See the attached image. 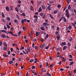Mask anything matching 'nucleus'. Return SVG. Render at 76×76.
Masks as SVG:
<instances>
[{
    "label": "nucleus",
    "instance_id": "nucleus-59",
    "mask_svg": "<svg viewBox=\"0 0 76 76\" xmlns=\"http://www.w3.org/2000/svg\"><path fill=\"white\" fill-rule=\"evenodd\" d=\"M34 42H35L36 41H37V39L36 38H34Z\"/></svg>",
    "mask_w": 76,
    "mask_h": 76
},
{
    "label": "nucleus",
    "instance_id": "nucleus-6",
    "mask_svg": "<svg viewBox=\"0 0 76 76\" xmlns=\"http://www.w3.org/2000/svg\"><path fill=\"white\" fill-rule=\"evenodd\" d=\"M47 8L48 10H51V7H50V5L47 7Z\"/></svg>",
    "mask_w": 76,
    "mask_h": 76
},
{
    "label": "nucleus",
    "instance_id": "nucleus-64",
    "mask_svg": "<svg viewBox=\"0 0 76 76\" xmlns=\"http://www.w3.org/2000/svg\"><path fill=\"white\" fill-rule=\"evenodd\" d=\"M18 3L20 4L21 3V1L20 0H18Z\"/></svg>",
    "mask_w": 76,
    "mask_h": 76
},
{
    "label": "nucleus",
    "instance_id": "nucleus-19",
    "mask_svg": "<svg viewBox=\"0 0 76 76\" xmlns=\"http://www.w3.org/2000/svg\"><path fill=\"white\" fill-rule=\"evenodd\" d=\"M49 37V35H48V34H47L46 35V37L45 38V39H47V38H48Z\"/></svg>",
    "mask_w": 76,
    "mask_h": 76
},
{
    "label": "nucleus",
    "instance_id": "nucleus-32",
    "mask_svg": "<svg viewBox=\"0 0 76 76\" xmlns=\"http://www.w3.org/2000/svg\"><path fill=\"white\" fill-rule=\"evenodd\" d=\"M70 1H71V0H67V2L68 4H69L70 3Z\"/></svg>",
    "mask_w": 76,
    "mask_h": 76
},
{
    "label": "nucleus",
    "instance_id": "nucleus-54",
    "mask_svg": "<svg viewBox=\"0 0 76 76\" xmlns=\"http://www.w3.org/2000/svg\"><path fill=\"white\" fill-rule=\"evenodd\" d=\"M72 39H73V38H72V37L70 38V39H69V41L71 42V41H72Z\"/></svg>",
    "mask_w": 76,
    "mask_h": 76
},
{
    "label": "nucleus",
    "instance_id": "nucleus-30",
    "mask_svg": "<svg viewBox=\"0 0 76 76\" xmlns=\"http://www.w3.org/2000/svg\"><path fill=\"white\" fill-rule=\"evenodd\" d=\"M16 16L17 17V18H18V19L19 20V15H16Z\"/></svg>",
    "mask_w": 76,
    "mask_h": 76
},
{
    "label": "nucleus",
    "instance_id": "nucleus-62",
    "mask_svg": "<svg viewBox=\"0 0 76 76\" xmlns=\"http://www.w3.org/2000/svg\"><path fill=\"white\" fill-rule=\"evenodd\" d=\"M43 13H41L40 14V15L41 16H42V15H43Z\"/></svg>",
    "mask_w": 76,
    "mask_h": 76
},
{
    "label": "nucleus",
    "instance_id": "nucleus-26",
    "mask_svg": "<svg viewBox=\"0 0 76 76\" xmlns=\"http://www.w3.org/2000/svg\"><path fill=\"white\" fill-rule=\"evenodd\" d=\"M36 35L37 37H38L39 36V33L38 32H36Z\"/></svg>",
    "mask_w": 76,
    "mask_h": 76
},
{
    "label": "nucleus",
    "instance_id": "nucleus-4",
    "mask_svg": "<svg viewBox=\"0 0 76 76\" xmlns=\"http://www.w3.org/2000/svg\"><path fill=\"white\" fill-rule=\"evenodd\" d=\"M67 48V47L66 46H64L62 50H66Z\"/></svg>",
    "mask_w": 76,
    "mask_h": 76
},
{
    "label": "nucleus",
    "instance_id": "nucleus-36",
    "mask_svg": "<svg viewBox=\"0 0 76 76\" xmlns=\"http://www.w3.org/2000/svg\"><path fill=\"white\" fill-rule=\"evenodd\" d=\"M7 19L8 20V21H10V18L9 17H7Z\"/></svg>",
    "mask_w": 76,
    "mask_h": 76
},
{
    "label": "nucleus",
    "instance_id": "nucleus-12",
    "mask_svg": "<svg viewBox=\"0 0 76 76\" xmlns=\"http://www.w3.org/2000/svg\"><path fill=\"white\" fill-rule=\"evenodd\" d=\"M3 49L4 51H6L7 50V48L5 47V46H4Z\"/></svg>",
    "mask_w": 76,
    "mask_h": 76
},
{
    "label": "nucleus",
    "instance_id": "nucleus-37",
    "mask_svg": "<svg viewBox=\"0 0 76 76\" xmlns=\"http://www.w3.org/2000/svg\"><path fill=\"white\" fill-rule=\"evenodd\" d=\"M49 47H50V45H48V46H47L46 48V49L47 50L48 49V48H49Z\"/></svg>",
    "mask_w": 76,
    "mask_h": 76
},
{
    "label": "nucleus",
    "instance_id": "nucleus-20",
    "mask_svg": "<svg viewBox=\"0 0 76 76\" xmlns=\"http://www.w3.org/2000/svg\"><path fill=\"white\" fill-rule=\"evenodd\" d=\"M70 9H71V6L70 5H69L68 7V10H70Z\"/></svg>",
    "mask_w": 76,
    "mask_h": 76
},
{
    "label": "nucleus",
    "instance_id": "nucleus-13",
    "mask_svg": "<svg viewBox=\"0 0 76 76\" xmlns=\"http://www.w3.org/2000/svg\"><path fill=\"white\" fill-rule=\"evenodd\" d=\"M63 18L64 19V21L65 22H67V20L66 19V18H64V17H63Z\"/></svg>",
    "mask_w": 76,
    "mask_h": 76
},
{
    "label": "nucleus",
    "instance_id": "nucleus-11",
    "mask_svg": "<svg viewBox=\"0 0 76 76\" xmlns=\"http://www.w3.org/2000/svg\"><path fill=\"white\" fill-rule=\"evenodd\" d=\"M41 7L43 10H45V7L44 5H42Z\"/></svg>",
    "mask_w": 76,
    "mask_h": 76
},
{
    "label": "nucleus",
    "instance_id": "nucleus-53",
    "mask_svg": "<svg viewBox=\"0 0 76 76\" xmlns=\"http://www.w3.org/2000/svg\"><path fill=\"white\" fill-rule=\"evenodd\" d=\"M10 53H11V52H10V51H9L7 53V54L8 55H9V54H10Z\"/></svg>",
    "mask_w": 76,
    "mask_h": 76
},
{
    "label": "nucleus",
    "instance_id": "nucleus-8",
    "mask_svg": "<svg viewBox=\"0 0 76 76\" xmlns=\"http://www.w3.org/2000/svg\"><path fill=\"white\" fill-rule=\"evenodd\" d=\"M41 3V1H38L37 2V5L39 6V5H40V4Z\"/></svg>",
    "mask_w": 76,
    "mask_h": 76
},
{
    "label": "nucleus",
    "instance_id": "nucleus-55",
    "mask_svg": "<svg viewBox=\"0 0 76 76\" xmlns=\"http://www.w3.org/2000/svg\"><path fill=\"white\" fill-rule=\"evenodd\" d=\"M2 45V42H0V47H1Z\"/></svg>",
    "mask_w": 76,
    "mask_h": 76
},
{
    "label": "nucleus",
    "instance_id": "nucleus-50",
    "mask_svg": "<svg viewBox=\"0 0 76 76\" xmlns=\"http://www.w3.org/2000/svg\"><path fill=\"white\" fill-rule=\"evenodd\" d=\"M21 23L22 24H23L24 23V20H21Z\"/></svg>",
    "mask_w": 76,
    "mask_h": 76
},
{
    "label": "nucleus",
    "instance_id": "nucleus-9",
    "mask_svg": "<svg viewBox=\"0 0 76 76\" xmlns=\"http://www.w3.org/2000/svg\"><path fill=\"white\" fill-rule=\"evenodd\" d=\"M6 9L7 12H9V7H8V6H7L6 7Z\"/></svg>",
    "mask_w": 76,
    "mask_h": 76
},
{
    "label": "nucleus",
    "instance_id": "nucleus-33",
    "mask_svg": "<svg viewBox=\"0 0 76 76\" xmlns=\"http://www.w3.org/2000/svg\"><path fill=\"white\" fill-rule=\"evenodd\" d=\"M27 51L29 52H31V50H30V48H27Z\"/></svg>",
    "mask_w": 76,
    "mask_h": 76
},
{
    "label": "nucleus",
    "instance_id": "nucleus-35",
    "mask_svg": "<svg viewBox=\"0 0 76 76\" xmlns=\"http://www.w3.org/2000/svg\"><path fill=\"white\" fill-rule=\"evenodd\" d=\"M1 32H5V33H6V31L4 30H2L1 31Z\"/></svg>",
    "mask_w": 76,
    "mask_h": 76
},
{
    "label": "nucleus",
    "instance_id": "nucleus-21",
    "mask_svg": "<svg viewBox=\"0 0 76 76\" xmlns=\"http://www.w3.org/2000/svg\"><path fill=\"white\" fill-rule=\"evenodd\" d=\"M1 37H2V38H5L6 37V35H4V34H2Z\"/></svg>",
    "mask_w": 76,
    "mask_h": 76
},
{
    "label": "nucleus",
    "instance_id": "nucleus-7",
    "mask_svg": "<svg viewBox=\"0 0 76 76\" xmlns=\"http://www.w3.org/2000/svg\"><path fill=\"white\" fill-rule=\"evenodd\" d=\"M45 13H44L43 15L42 18L43 19H45V18L46 15H45Z\"/></svg>",
    "mask_w": 76,
    "mask_h": 76
},
{
    "label": "nucleus",
    "instance_id": "nucleus-52",
    "mask_svg": "<svg viewBox=\"0 0 76 76\" xmlns=\"http://www.w3.org/2000/svg\"><path fill=\"white\" fill-rule=\"evenodd\" d=\"M63 19V17H61V18H60V20H59V22H60V21H61V20H62V19Z\"/></svg>",
    "mask_w": 76,
    "mask_h": 76
},
{
    "label": "nucleus",
    "instance_id": "nucleus-25",
    "mask_svg": "<svg viewBox=\"0 0 76 76\" xmlns=\"http://www.w3.org/2000/svg\"><path fill=\"white\" fill-rule=\"evenodd\" d=\"M30 9L31 10H34V7L31 6L30 7Z\"/></svg>",
    "mask_w": 76,
    "mask_h": 76
},
{
    "label": "nucleus",
    "instance_id": "nucleus-28",
    "mask_svg": "<svg viewBox=\"0 0 76 76\" xmlns=\"http://www.w3.org/2000/svg\"><path fill=\"white\" fill-rule=\"evenodd\" d=\"M49 3L50 4H52V3H54V2L53 1H50L49 2Z\"/></svg>",
    "mask_w": 76,
    "mask_h": 76
},
{
    "label": "nucleus",
    "instance_id": "nucleus-57",
    "mask_svg": "<svg viewBox=\"0 0 76 76\" xmlns=\"http://www.w3.org/2000/svg\"><path fill=\"white\" fill-rule=\"evenodd\" d=\"M22 29L24 30V31H25V30H26V28L25 27H23Z\"/></svg>",
    "mask_w": 76,
    "mask_h": 76
},
{
    "label": "nucleus",
    "instance_id": "nucleus-61",
    "mask_svg": "<svg viewBox=\"0 0 76 76\" xmlns=\"http://www.w3.org/2000/svg\"><path fill=\"white\" fill-rule=\"evenodd\" d=\"M69 57H70V58H72V55H69Z\"/></svg>",
    "mask_w": 76,
    "mask_h": 76
},
{
    "label": "nucleus",
    "instance_id": "nucleus-22",
    "mask_svg": "<svg viewBox=\"0 0 76 76\" xmlns=\"http://www.w3.org/2000/svg\"><path fill=\"white\" fill-rule=\"evenodd\" d=\"M65 12L66 14H68L69 13V10H66L65 11Z\"/></svg>",
    "mask_w": 76,
    "mask_h": 76
},
{
    "label": "nucleus",
    "instance_id": "nucleus-58",
    "mask_svg": "<svg viewBox=\"0 0 76 76\" xmlns=\"http://www.w3.org/2000/svg\"><path fill=\"white\" fill-rule=\"evenodd\" d=\"M23 53H24V54H26V52L23 50Z\"/></svg>",
    "mask_w": 76,
    "mask_h": 76
},
{
    "label": "nucleus",
    "instance_id": "nucleus-17",
    "mask_svg": "<svg viewBox=\"0 0 76 76\" xmlns=\"http://www.w3.org/2000/svg\"><path fill=\"white\" fill-rule=\"evenodd\" d=\"M45 43H44L42 45V47H41V48H43L44 47H45Z\"/></svg>",
    "mask_w": 76,
    "mask_h": 76
},
{
    "label": "nucleus",
    "instance_id": "nucleus-47",
    "mask_svg": "<svg viewBox=\"0 0 76 76\" xmlns=\"http://www.w3.org/2000/svg\"><path fill=\"white\" fill-rule=\"evenodd\" d=\"M32 69H35V66H33L32 67Z\"/></svg>",
    "mask_w": 76,
    "mask_h": 76
},
{
    "label": "nucleus",
    "instance_id": "nucleus-1",
    "mask_svg": "<svg viewBox=\"0 0 76 76\" xmlns=\"http://www.w3.org/2000/svg\"><path fill=\"white\" fill-rule=\"evenodd\" d=\"M43 24L44 26H49V24L47 23L46 22L43 23Z\"/></svg>",
    "mask_w": 76,
    "mask_h": 76
},
{
    "label": "nucleus",
    "instance_id": "nucleus-51",
    "mask_svg": "<svg viewBox=\"0 0 76 76\" xmlns=\"http://www.w3.org/2000/svg\"><path fill=\"white\" fill-rule=\"evenodd\" d=\"M5 33V34H9V31H6V32Z\"/></svg>",
    "mask_w": 76,
    "mask_h": 76
},
{
    "label": "nucleus",
    "instance_id": "nucleus-27",
    "mask_svg": "<svg viewBox=\"0 0 76 76\" xmlns=\"http://www.w3.org/2000/svg\"><path fill=\"white\" fill-rule=\"evenodd\" d=\"M21 15L24 17H25V13H23L21 14Z\"/></svg>",
    "mask_w": 76,
    "mask_h": 76
},
{
    "label": "nucleus",
    "instance_id": "nucleus-60",
    "mask_svg": "<svg viewBox=\"0 0 76 76\" xmlns=\"http://www.w3.org/2000/svg\"><path fill=\"white\" fill-rule=\"evenodd\" d=\"M18 61H21V58H19V59H18Z\"/></svg>",
    "mask_w": 76,
    "mask_h": 76
},
{
    "label": "nucleus",
    "instance_id": "nucleus-31",
    "mask_svg": "<svg viewBox=\"0 0 76 76\" xmlns=\"http://www.w3.org/2000/svg\"><path fill=\"white\" fill-rule=\"evenodd\" d=\"M40 29L42 31H45V29L42 27H40Z\"/></svg>",
    "mask_w": 76,
    "mask_h": 76
},
{
    "label": "nucleus",
    "instance_id": "nucleus-23",
    "mask_svg": "<svg viewBox=\"0 0 76 76\" xmlns=\"http://www.w3.org/2000/svg\"><path fill=\"white\" fill-rule=\"evenodd\" d=\"M48 15H49L50 17V18H51V19H53V16H52V15L50 14H48Z\"/></svg>",
    "mask_w": 76,
    "mask_h": 76
},
{
    "label": "nucleus",
    "instance_id": "nucleus-56",
    "mask_svg": "<svg viewBox=\"0 0 76 76\" xmlns=\"http://www.w3.org/2000/svg\"><path fill=\"white\" fill-rule=\"evenodd\" d=\"M56 28L57 31H59V29H60V28H59V27H57Z\"/></svg>",
    "mask_w": 76,
    "mask_h": 76
},
{
    "label": "nucleus",
    "instance_id": "nucleus-44",
    "mask_svg": "<svg viewBox=\"0 0 76 76\" xmlns=\"http://www.w3.org/2000/svg\"><path fill=\"white\" fill-rule=\"evenodd\" d=\"M68 45L69 46V47H70V46L71 45V44H70V42H68Z\"/></svg>",
    "mask_w": 76,
    "mask_h": 76
},
{
    "label": "nucleus",
    "instance_id": "nucleus-63",
    "mask_svg": "<svg viewBox=\"0 0 76 76\" xmlns=\"http://www.w3.org/2000/svg\"><path fill=\"white\" fill-rule=\"evenodd\" d=\"M35 49L37 50V49H38V47L37 46H35Z\"/></svg>",
    "mask_w": 76,
    "mask_h": 76
},
{
    "label": "nucleus",
    "instance_id": "nucleus-3",
    "mask_svg": "<svg viewBox=\"0 0 76 76\" xmlns=\"http://www.w3.org/2000/svg\"><path fill=\"white\" fill-rule=\"evenodd\" d=\"M3 44L4 45V47H7V45L6 42H4L3 43Z\"/></svg>",
    "mask_w": 76,
    "mask_h": 76
},
{
    "label": "nucleus",
    "instance_id": "nucleus-10",
    "mask_svg": "<svg viewBox=\"0 0 76 76\" xmlns=\"http://www.w3.org/2000/svg\"><path fill=\"white\" fill-rule=\"evenodd\" d=\"M1 15L3 18H5V16H4V13H3V12H2Z\"/></svg>",
    "mask_w": 76,
    "mask_h": 76
},
{
    "label": "nucleus",
    "instance_id": "nucleus-41",
    "mask_svg": "<svg viewBox=\"0 0 76 76\" xmlns=\"http://www.w3.org/2000/svg\"><path fill=\"white\" fill-rule=\"evenodd\" d=\"M72 26H74V27L76 28V26L75 25L74 23H72Z\"/></svg>",
    "mask_w": 76,
    "mask_h": 76
},
{
    "label": "nucleus",
    "instance_id": "nucleus-43",
    "mask_svg": "<svg viewBox=\"0 0 76 76\" xmlns=\"http://www.w3.org/2000/svg\"><path fill=\"white\" fill-rule=\"evenodd\" d=\"M68 28L69 29H72V26H69Z\"/></svg>",
    "mask_w": 76,
    "mask_h": 76
},
{
    "label": "nucleus",
    "instance_id": "nucleus-29",
    "mask_svg": "<svg viewBox=\"0 0 76 76\" xmlns=\"http://www.w3.org/2000/svg\"><path fill=\"white\" fill-rule=\"evenodd\" d=\"M13 61H9V63L10 64H12V63H13Z\"/></svg>",
    "mask_w": 76,
    "mask_h": 76
},
{
    "label": "nucleus",
    "instance_id": "nucleus-2",
    "mask_svg": "<svg viewBox=\"0 0 76 76\" xmlns=\"http://www.w3.org/2000/svg\"><path fill=\"white\" fill-rule=\"evenodd\" d=\"M56 37L57 38V39L58 40V39H60V34H57L56 35Z\"/></svg>",
    "mask_w": 76,
    "mask_h": 76
},
{
    "label": "nucleus",
    "instance_id": "nucleus-5",
    "mask_svg": "<svg viewBox=\"0 0 76 76\" xmlns=\"http://www.w3.org/2000/svg\"><path fill=\"white\" fill-rule=\"evenodd\" d=\"M66 45V42H62L61 44V45Z\"/></svg>",
    "mask_w": 76,
    "mask_h": 76
},
{
    "label": "nucleus",
    "instance_id": "nucleus-48",
    "mask_svg": "<svg viewBox=\"0 0 76 76\" xmlns=\"http://www.w3.org/2000/svg\"><path fill=\"white\" fill-rule=\"evenodd\" d=\"M9 34H13V33L12 32V31H9Z\"/></svg>",
    "mask_w": 76,
    "mask_h": 76
},
{
    "label": "nucleus",
    "instance_id": "nucleus-38",
    "mask_svg": "<svg viewBox=\"0 0 76 76\" xmlns=\"http://www.w3.org/2000/svg\"><path fill=\"white\" fill-rule=\"evenodd\" d=\"M34 61V60L33 59H31L30 60V63H32Z\"/></svg>",
    "mask_w": 76,
    "mask_h": 76
},
{
    "label": "nucleus",
    "instance_id": "nucleus-24",
    "mask_svg": "<svg viewBox=\"0 0 76 76\" xmlns=\"http://www.w3.org/2000/svg\"><path fill=\"white\" fill-rule=\"evenodd\" d=\"M57 12H58V10H57L56 11H54L53 12V13H55V14H56V13H57Z\"/></svg>",
    "mask_w": 76,
    "mask_h": 76
},
{
    "label": "nucleus",
    "instance_id": "nucleus-40",
    "mask_svg": "<svg viewBox=\"0 0 76 76\" xmlns=\"http://www.w3.org/2000/svg\"><path fill=\"white\" fill-rule=\"evenodd\" d=\"M73 63H74V62L72 61V62H71L70 63V64H69V65H72V64H73Z\"/></svg>",
    "mask_w": 76,
    "mask_h": 76
},
{
    "label": "nucleus",
    "instance_id": "nucleus-34",
    "mask_svg": "<svg viewBox=\"0 0 76 76\" xmlns=\"http://www.w3.org/2000/svg\"><path fill=\"white\" fill-rule=\"evenodd\" d=\"M62 58L63 59V61H64V62H66V59H65V58H64V57H63Z\"/></svg>",
    "mask_w": 76,
    "mask_h": 76
},
{
    "label": "nucleus",
    "instance_id": "nucleus-39",
    "mask_svg": "<svg viewBox=\"0 0 76 76\" xmlns=\"http://www.w3.org/2000/svg\"><path fill=\"white\" fill-rule=\"evenodd\" d=\"M34 18H36V19H38V16L37 15H34Z\"/></svg>",
    "mask_w": 76,
    "mask_h": 76
},
{
    "label": "nucleus",
    "instance_id": "nucleus-42",
    "mask_svg": "<svg viewBox=\"0 0 76 76\" xmlns=\"http://www.w3.org/2000/svg\"><path fill=\"white\" fill-rule=\"evenodd\" d=\"M15 9L16 10V11L17 12H18V9L17 7H15Z\"/></svg>",
    "mask_w": 76,
    "mask_h": 76
},
{
    "label": "nucleus",
    "instance_id": "nucleus-49",
    "mask_svg": "<svg viewBox=\"0 0 76 76\" xmlns=\"http://www.w3.org/2000/svg\"><path fill=\"white\" fill-rule=\"evenodd\" d=\"M10 50L11 52H13V48H11L10 49Z\"/></svg>",
    "mask_w": 76,
    "mask_h": 76
},
{
    "label": "nucleus",
    "instance_id": "nucleus-46",
    "mask_svg": "<svg viewBox=\"0 0 76 76\" xmlns=\"http://www.w3.org/2000/svg\"><path fill=\"white\" fill-rule=\"evenodd\" d=\"M23 49H24V47H22L20 48V50H23Z\"/></svg>",
    "mask_w": 76,
    "mask_h": 76
},
{
    "label": "nucleus",
    "instance_id": "nucleus-18",
    "mask_svg": "<svg viewBox=\"0 0 76 76\" xmlns=\"http://www.w3.org/2000/svg\"><path fill=\"white\" fill-rule=\"evenodd\" d=\"M21 33H22V31H20L19 32H18V36L19 37L20 36V34H21Z\"/></svg>",
    "mask_w": 76,
    "mask_h": 76
},
{
    "label": "nucleus",
    "instance_id": "nucleus-16",
    "mask_svg": "<svg viewBox=\"0 0 76 76\" xmlns=\"http://www.w3.org/2000/svg\"><path fill=\"white\" fill-rule=\"evenodd\" d=\"M38 18H35L34 20V23H36L37 22Z\"/></svg>",
    "mask_w": 76,
    "mask_h": 76
},
{
    "label": "nucleus",
    "instance_id": "nucleus-14",
    "mask_svg": "<svg viewBox=\"0 0 76 76\" xmlns=\"http://www.w3.org/2000/svg\"><path fill=\"white\" fill-rule=\"evenodd\" d=\"M66 17H67V18H69V16H70V15H69V13L66 14Z\"/></svg>",
    "mask_w": 76,
    "mask_h": 76
},
{
    "label": "nucleus",
    "instance_id": "nucleus-45",
    "mask_svg": "<svg viewBox=\"0 0 76 76\" xmlns=\"http://www.w3.org/2000/svg\"><path fill=\"white\" fill-rule=\"evenodd\" d=\"M7 28L8 29H9L10 28V26H9V25H7Z\"/></svg>",
    "mask_w": 76,
    "mask_h": 76
},
{
    "label": "nucleus",
    "instance_id": "nucleus-15",
    "mask_svg": "<svg viewBox=\"0 0 76 76\" xmlns=\"http://www.w3.org/2000/svg\"><path fill=\"white\" fill-rule=\"evenodd\" d=\"M42 10L41 7H40L38 10V12H40Z\"/></svg>",
    "mask_w": 76,
    "mask_h": 76
}]
</instances>
